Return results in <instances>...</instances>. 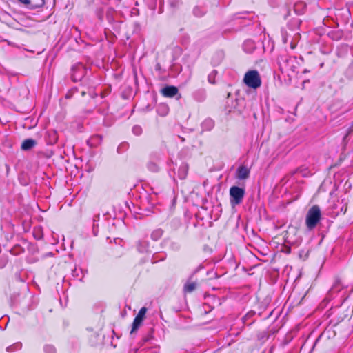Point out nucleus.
I'll list each match as a JSON object with an SVG mask.
<instances>
[{
	"instance_id": "nucleus-26",
	"label": "nucleus",
	"mask_w": 353,
	"mask_h": 353,
	"mask_svg": "<svg viewBox=\"0 0 353 353\" xmlns=\"http://www.w3.org/2000/svg\"><path fill=\"white\" fill-rule=\"evenodd\" d=\"M168 2L172 7H175L178 3L179 0H168Z\"/></svg>"
},
{
	"instance_id": "nucleus-2",
	"label": "nucleus",
	"mask_w": 353,
	"mask_h": 353,
	"mask_svg": "<svg viewBox=\"0 0 353 353\" xmlns=\"http://www.w3.org/2000/svg\"><path fill=\"white\" fill-rule=\"evenodd\" d=\"M321 219L320 208L315 205L309 209L305 218V223L309 230H313Z\"/></svg>"
},
{
	"instance_id": "nucleus-30",
	"label": "nucleus",
	"mask_w": 353,
	"mask_h": 353,
	"mask_svg": "<svg viewBox=\"0 0 353 353\" xmlns=\"http://www.w3.org/2000/svg\"><path fill=\"white\" fill-rule=\"evenodd\" d=\"M254 117L255 119L256 118V114H255V113L254 114Z\"/></svg>"
},
{
	"instance_id": "nucleus-9",
	"label": "nucleus",
	"mask_w": 353,
	"mask_h": 353,
	"mask_svg": "<svg viewBox=\"0 0 353 353\" xmlns=\"http://www.w3.org/2000/svg\"><path fill=\"white\" fill-rule=\"evenodd\" d=\"M255 48L256 45L252 40H246L243 44V49L246 53H252Z\"/></svg>"
},
{
	"instance_id": "nucleus-18",
	"label": "nucleus",
	"mask_w": 353,
	"mask_h": 353,
	"mask_svg": "<svg viewBox=\"0 0 353 353\" xmlns=\"http://www.w3.org/2000/svg\"><path fill=\"white\" fill-rule=\"evenodd\" d=\"M21 347H22V344L21 343H19V342L15 343L7 347L6 351L10 353L14 352L17 350H20L21 348Z\"/></svg>"
},
{
	"instance_id": "nucleus-1",
	"label": "nucleus",
	"mask_w": 353,
	"mask_h": 353,
	"mask_svg": "<svg viewBox=\"0 0 353 353\" xmlns=\"http://www.w3.org/2000/svg\"><path fill=\"white\" fill-rule=\"evenodd\" d=\"M280 70L283 73H286L288 76L290 73L296 72L299 62L295 57L288 55L281 56L279 59Z\"/></svg>"
},
{
	"instance_id": "nucleus-19",
	"label": "nucleus",
	"mask_w": 353,
	"mask_h": 353,
	"mask_svg": "<svg viewBox=\"0 0 353 353\" xmlns=\"http://www.w3.org/2000/svg\"><path fill=\"white\" fill-rule=\"evenodd\" d=\"M341 283L339 279H336L335 282L331 289L332 291H339L341 289Z\"/></svg>"
},
{
	"instance_id": "nucleus-31",
	"label": "nucleus",
	"mask_w": 353,
	"mask_h": 353,
	"mask_svg": "<svg viewBox=\"0 0 353 353\" xmlns=\"http://www.w3.org/2000/svg\"><path fill=\"white\" fill-rule=\"evenodd\" d=\"M41 4H42V3H43V0H41Z\"/></svg>"
},
{
	"instance_id": "nucleus-29",
	"label": "nucleus",
	"mask_w": 353,
	"mask_h": 353,
	"mask_svg": "<svg viewBox=\"0 0 353 353\" xmlns=\"http://www.w3.org/2000/svg\"><path fill=\"white\" fill-rule=\"evenodd\" d=\"M117 240H119V239H114L115 243H118V241H117ZM119 241H121V239H119Z\"/></svg>"
},
{
	"instance_id": "nucleus-3",
	"label": "nucleus",
	"mask_w": 353,
	"mask_h": 353,
	"mask_svg": "<svg viewBox=\"0 0 353 353\" xmlns=\"http://www.w3.org/2000/svg\"><path fill=\"white\" fill-rule=\"evenodd\" d=\"M243 82L245 84L251 88H258L261 85V80L259 73L257 70H249L244 76Z\"/></svg>"
},
{
	"instance_id": "nucleus-17",
	"label": "nucleus",
	"mask_w": 353,
	"mask_h": 353,
	"mask_svg": "<svg viewBox=\"0 0 353 353\" xmlns=\"http://www.w3.org/2000/svg\"><path fill=\"white\" fill-rule=\"evenodd\" d=\"M48 137H49L48 141V143L51 144V145L56 143L58 140L57 134V132H55V131L50 132L48 133Z\"/></svg>"
},
{
	"instance_id": "nucleus-4",
	"label": "nucleus",
	"mask_w": 353,
	"mask_h": 353,
	"mask_svg": "<svg viewBox=\"0 0 353 353\" xmlns=\"http://www.w3.org/2000/svg\"><path fill=\"white\" fill-rule=\"evenodd\" d=\"M245 195V190L238 186H232L230 189V203L232 206L242 203Z\"/></svg>"
},
{
	"instance_id": "nucleus-11",
	"label": "nucleus",
	"mask_w": 353,
	"mask_h": 353,
	"mask_svg": "<svg viewBox=\"0 0 353 353\" xmlns=\"http://www.w3.org/2000/svg\"><path fill=\"white\" fill-rule=\"evenodd\" d=\"M102 141V136L96 134L91 137L87 141L88 144L92 148L98 146Z\"/></svg>"
},
{
	"instance_id": "nucleus-23",
	"label": "nucleus",
	"mask_w": 353,
	"mask_h": 353,
	"mask_svg": "<svg viewBox=\"0 0 353 353\" xmlns=\"http://www.w3.org/2000/svg\"><path fill=\"white\" fill-rule=\"evenodd\" d=\"M132 132L135 135L139 136L142 133V128L139 125H135L132 128Z\"/></svg>"
},
{
	"instance_id": "nucleus-24",
	"label": "nucleus",
	"mask_w": 353,
	"mask_h": 353,
	"mask_svg": "<svg viewBox=\"0 0 353 353\" xmlns=\"http://www.w3.org/2000/svg\"><path fill=\"white\" fill-rule=\"evenodd\" d=\"M290 115L288 116V117L285 118L286 121H293L294 119V117H296V112H288Z\"/></svg>"
},
{
	"instance_id": "nucleus-28",
	"label": "nucleus",
	"mask_w": 353,
	"mask_h": 353,
	"mask_svg": "<svg viewBox=\"0 0 353 353\" xmlns=\"http://www.w3.org/2000/svg\"><path fill=\"white\" fill-rule=\"evenodd\" d=\"M150 165L152 166V168H153L154 169V168H156V167H157L156 164H155V163H150Z\"/></svg>"
},
{
	"instance_id": "nucleus-21",
	"label": "nucleus",
	"mask_w": 353,
	"mask_h": 353,
	"mask_svg": "<svg viewBox=\"0 0 353 353\" xmlns=\"http://www.w3.org/2000/svg\"><path fill=\"white\" fill-rule=\"evenodd\" d=\"M44 351L46 353H56V349L52 345H46L44 347Z\"/></svg>"
},
{
	"instance_id": "nucleus-10",
	"label": "nucleus",
	"mask_w": 353,
	"mask_h": 353,
	"mask_svg": "<svg viewBox=\"0 0 353 353\" xmlns=\"http://www.w3.org/2000/svg\"><path fill=\"white\" fill-rule=\"evenodd\" d=\"M193 97L197 101L201 102L203 101L206 97V91L203 88H200L196 90L193 93Z\"/></svg>"
},
{
	"instance_id": "nucleus-5",
	"label": "nucleus",
	"mask_w": 353,
	"mask_h": 353,
	"mask_svg": "<svg viewBox=\"0 0 353 353\" xmlns=\"http://www.w3.org/2000/svg\"><path fill=\"white\" fill-rule=\"evenodd\" d=\"M87 70L82 63H77L72 68V79L74 82L80 81L86 74Z\"/></svg>"
},
{
	"instance_id": "nucleus-7",
	"label": "nucleus",
	"mask_w": 353,
	"mask_h": 353,
	"mask_svg": "<svg viewBox=\"0 0 353 353\" xmlns=\"http://www.w3.org/2000/svg\"><path fill=\"white\" fill-rule=\"evenodd\" d=\"M250 176V169L245 165H241L236 170V176L239 179H246Z\"/></svg>"
},
{
	"instance_id": "nucleus-22",
	"label": "nucleus",
	"mask_w": 353,
	"mask_h": 353,
	"mask_svg": "<svg viewBox=\"0 0 353 353\" xmlns=\"http://www.w3.org/2000/svg\"><path fill=\"white\" fill-rule=\"evenodd\" d=\"M216 74V70H214L210 74H209V75L208 77V80L210 83L213 84L215 83L214 77H215Z\"/></svg>"
},
{
	"instance_id": "nucleus-8",
	"label": "nucleus",
	"mask_w": 353,
	"mask_h": 353,
	"mask_svg": "<svg viewBox=\"0 0 353 353\" xmlns=\"http://www.w3.org/2000/svg\"><path fill=\"white\" fill-rule=\"evenodd\" d=\"M162 94L168 97H173L178 93V89L174 86H166L161 90Z\"/></svg>"
},
{
	"instance_id": "nucleus-27",
	"label": "nucleus",
	"mask_w": 353,
	"mask_h": 353,
	"mask_svg": "<svg viewBox=\"0 0 353 353\" xmlns=\"http://www.w3.org/2000/svg\"><path fill=\"white\" fill-rule=\"evenodd\" d=\"M34 236L37 240L41 239L43 237L42 234H37L36 232L34 233Z\"/></svg>"
},
{
	"instance_id": "nucleus-12",
	"label": "nucleus",
	"mask_w": 353,
	"mask_h": 353,
	"mask_svg": "<svg viewBox=\"0 0 353 353\" xmlns=\"http://www.w3.org/2000/svg\"><path fill=\"white\" fill-rule=\"evenodd\" d=\"M37 141L32 139H28L23 141L21 144V149L25 151L31 150L35 145Z\"/></svg>"
},
{
	"instance_id": "nucleus-25",
	"label": "nucleus",
	"mask_w": 353,
	"mask_h": 353,
	"mask_svg": "<svg viewBox=\"0 0 353 353\" xmlns=\"http://www.w3.org/2000/svg\"><path fill=\"white\" fill-rule=\"evenodd\" d=\"M162 234V232L161 230H157L152 234V239L157 240L158 238Z\"/></svg>"
},
{
	"instance_id": "nucleus-16",
	"label": "nucleus",
	"mask_w": 353,
	"mask_h": 353,
	"mask_svg": "<svg viewBox=\"0 0 353 353\" xmlns=\"http://www.w3.org/2000/svg\"><path fill=\"white\" fill-rule=\"evenodd\" d=\"M196 288V283L195 282H187L183 288L185 292H192Z\"/></svg>"
},
{
	"instance_id": "nucleus-15",
	"label": "nucleus",
	"mask_w": 353,
	"mask_h": 353,
	"mask_svg": "<svg viewBox=\"0 0 353 353\" xmlns=\"http://www.w3.org/2000/svg\"><path fill=\"white\" fill-rule=\"evenodd\" d=\"M205 12V9L202 6H196L193 9V14L195 17H203Z\"/></svg>"
},
{
	"instance_id": "nucleus-14",
	"label": "nucleus",
	"mask_w": 353,
	"mask_h": 353,
	"mask_svg": "<svg viewBox=\"0 0 353 353\" xmlns=\"http://www.w3.org/2000/svg\"><path fill=\"white\" fill-rule=\"evenodd\" d=\"M188 171V166L187 164H182L178 170L179 176L180 179H183L186 177Z\"/></svg>"
},
{
	"instance_id": "nucleus-20",
	"label": "nucleus",
	"mask_w": 353,
	"mask_h": 353,
	"mask_svg": "<svg viewBox=\"0 0 353 353\" xmlns=\"http://www.w3.org/2000/svg\"><path fill=\"white\" fill-rule=\"evenodd\" d=\"M8 258L6 255H2L0 256V268H3L8 263Z\"/></svg>"
},
{
	"instance_id": "nucleus-6",
	"label": "nucleus",
	"mask_w": 353,
	"mask_h": 353,
	"mask_svg": "<svg viewBox=\"0 0 353 353\" xmlns=\"http://www.w3.org/2000/svg\"><path fill=\"white\" fill-rule=\"evenodd\" d=\"M146 312H147V308L145 307H142L139 310L138 314L134 318V321L132 323V330L130 332L131 334H133L134 332H135L139 329V327H140V325H141V323L143 321V319L145 318Z\"/></svg>"
},
{
	"instance_id": "nucleus-13",
	"label": "nucleus",
	"mask_w": 353,
	"mask_h": 353,
	"mask_svg": "<svg viewBox=\"0 0 353 353\" xmlns=\"http://www.w3.org/2000/svg\"><path fill=\"white\" fill-rule=\"evenodd\" d=\"M256 312L254 311H250L248 312L243 318L242 321L243 323L251 325L254 321L251 320V319L255 315Z\"/></svg>"
}]
</instances>
